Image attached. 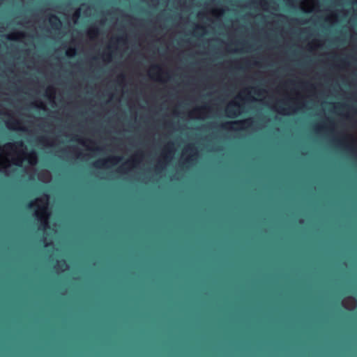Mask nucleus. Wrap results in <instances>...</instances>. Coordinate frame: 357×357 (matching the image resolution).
Segmentation results:
<instances>
[{"label":"nucleus","mask_w":357,"mask_h":357,"mask_svg":"<svg viewBox=\"0 0 357 357\" xmlns=\"http://www.w3.org/2000/svg\"><path fill=\"white\" fill-rule=\"evenodd\" d=\"M82 183L84 185V321H89V180H0V183Z\"/></svg>","instance_id":"obj_1"},{"label":"nucleus","mask_w":357,"mask_h":357,"mask_svg":"<svg viewBox=\"0 0 357 357\" xmlns=\"http://www.w3.org/2000/svg\"><path fill=\"white\" fill-rule=\"evenodd\" d=\"M84 169L82 176H58L54 178H89V38L84 40ZM37 178H45L38 176ZM47 178H54L52 176Z\"/></svg>","instance_id":"obj_2"},{"label":"nucleus","mask_w":357,"mask_h":357,"mask_svg":"<svg viewBox=\"0 0 357 357\" xmlns=\"http://www.w3.org/2000/svg\"><path fill=\"white\" fill-rule=\"evenodd\" d=\"M98 183H231V180H91V188Z\"/></svg>","instance_id":"obj_3"},{"label":"nucleus","mask_w":357,"mask_h":357,"mask_svg":"<svg viewBox=\"0 0 357 357\" xmlns=\"http://www.w3.org/2000/svg\"><path fill=\"white\" fill-rule=\"evenodd\" d=\"M252 123V119H246L241 121H228L220 125V127L224 130H236L238 128L235 126H240L241 129L243 128L250 127Z\"/></svg>","instance_id":"obj_4"},{"label":"nucleus","mask_w":357,"mask_h":357,"mask_svg":"<svg viewBox=\"0 0 357 357\" xmlns=\"http://www.w3.org/2000/svg\"><path fill=\"white\" fill-rule=\"evenodd\" d=\"M183 163L191 164L195 162L198 156V151L194 144L188 145L183 151Z\"/></svg>","instance_id":"obj_5"},{"label":"nucleus","mask_w":357,"mask_h":357,"mask_svg":"<svg viewBox=\"0 0 357 357\" xmlns=\"http://www.w3.org/2000/svg\"><path fill=\"white\" fill-rule=\"evenodd\" d=\"M23 159L27 160L30 164H34L36 162L37 160L36 153L34 151L27 153L26 151L23 150L16 158L13 159V162L16 165L20 166L22 163Z\"/></svg>","instance_id":"obj_6"},{"label":"nucleus","mask_w":357,"mask_h":357,"mask_svg":"<svg viewBox=\"0 0 357 357\" xmlns=\"http://www.w3.org/2000/svg\"><path fill=\"white\" fill-rule=\"evenodd\" d=\"M125 38L123 36H120L116 38H112L109 45L107 47L106 50H103L101 53V57L102 60L105 62H109L112 61L113 55H112V49L114 47V45L116 43H119L120 42H124Z\"/></svg>","instance_id":"obj_7"},{"label":"nucleus","mask_w":357,"mask_h":357,"mask_svg":"<svg viewBox=\"0 0 357 357\" xmlns=\"http://www.w3.org/2000/svg\"><path fill=\"white\" fill-rule=\"evenodd\" d=\"M35 215L36 218L40 222V227L43 230L49 228L48 217L49 213L47 211L46 206H41L38 211H36Z\"/></svg>","instance_id":"obj_8"},{"label":"nucleus","mask_w":357,"mask_h":357,"mask_svg":"<svg viewBox=\"0 0 357 357\" xmlns=\"http://www.w3.org/2000/svg\"><path fill=\"white\" fill-rule=\"evenodd\" d=\"M174 147L173 143H169L165 148L162 153L160 155V158L158 161L160 165H165L169 162L174 155Z\"/></svg>","instance_id":"obj_9"},{"label":"nucleus","mask_w":357,"mask_h":357,"mask_svg":"<svg viewBox=\"0 0 357 357\" xmlns=\"http://www.w3.org/2000/svg\"><path fill=\"white\" fill-rule=\"evenodd\" d=\"M273 178H357V176H273Z\"/></svg>","instance_id":"obj_10"},{"label":"nucleus","mask_w":357,"mask_h":357,"mask_svg":"<svg viewBox=\"0 0 357 357\" xmlns=\"http://www.w3.org/2000/svg\"><path fill=\"white\" fill-rule=\"evenodd\" d=\"M122 158L120 156L111 155L105 158L100 159L99 162L102 166H108L115 165L121 160Z\"/></svg>","instance_id":"obj_11"},{"label":"nucleus","mask_w":357,"mask_h":357,"mask_svg":"<svg viewBox=\"0 0 357 357\" xmlns=\"http://www.w3.org/2000/svg\"><path fill=\"white\" fill-rule=\"evenodd\" d=\"M49 23L52 29L55 31L60 30L62 25L60 18L56 15H50Z\"/></svg>","instance_id":"obj_12"},{"label":"nucleus","mask_w":357,"mask_h":357,"mask_svg":"<svg viewBox=\"0 0 357 357\" xmlns=\"http://www.w3.org/2000/svg\"><path fill=\"white\" fill-rule=\"evenodd\" d=\"M234 107H240V105L236 102H231L226 109L227 116L230 118L236 117L239 114V112H237Z\"/></svg>","instance_id":"obj_13"},{"label":"nucleus","mask_w":357,"mask_h":357,"mask_svg":"<svg viewBox=\"0 0 357 357\" xmlns=\"http://www.w3.org/2000/svg\"><path fill=\"white\" fill-rule=\"evenodd\" d=\"M144 153L142 151H137L135 155L127 161V164L129 165H136L144 158Z\"/></svg>","instance_id":"obj_14"},{"label":"nucleus","mask_w":357,"mask_h":357,"mask_svg":"<svg viewBox=\"0 0 357 357\" xmlns=\"http://www.w3.org/2000/svg\"><path fill=\"white\" fill-rule=\"evenodd\" d=\"M4 147L6 149H9V150H13V147H15L17 149H26V146L24 145V144L23 143L22 141H17L16 142H15V144H10V143H8L6 144H5Z\"/></svg>","instance_id":"obj_15"},{"label":"nucleus","mask_w":357,"mask_h":357,"mask_svg":"<svg viewBox=\"0 0 357 357\" xmlns=\"http://www.w3.org/2000/svg\"><path fill=\"white\" fill-rule=\"evenodd\" d=\"M26 36L25 33L23 32H17L11 35H8L7 38L10 40H17L20 38H24Z\"/></svg>","instance_id":"obj_16"},{"label":"nucleus","mask_w":357,"mask_h":357,"mask_svg":"<svg viewBox=\"0 0 357 357\" xmlns=\"http://www.w3.org/2000/svg\"><path fill=\"white\" fill-rule=\"evenodd\" d=\"M341 144L343 145L342 143H341ZM344 146L347 151L351 152L354 155H355L357 158V146H351V145H349V144H346V145L344 144Z\"/></svg>","instance_id":"obj_17"},{"label":"nucleus","mask_w":357,"mask_h":357,"mask_svg":"<svg viewBox=\"0 0 357 357\" xmlns=\"http://www.w3.org/2000/svg\"><path fill=\"white\" fill-rule=\"evenodd\" d=\"M20 124V122L17 120L9 121L7 122V126L11 129H17V126ZM19 130H24V128H17Z\"/></svg>","instance_id":"obj_18"},{"label":"nucleus","mask_w":357,"mask_h":357,"mask_svg":"<svg viewBox=\"0 0 357 357\" xmlns=\"http://www.w3.org/2000/svg\"><path fill=\"white\" fill-rule=\"evenodd\" d=\"M76 54V49L75 47H68L66 52V56L71 57L75 55Z\"/></svg>","instance_id":"obj_19"},{"label":"nucleus","mask_w":357,"mask_h":357,"mask_svg":"<svg viewBox=\"0 0 357 357\" xmlns=\"http://www.w3.org/2000/svg\"><path fill=\"white\" fill-rule=\"evenodd\" d=\"M93 178H116L115 177H105V176H96L93 172L91 170V179Z\"/></svg>","instance_id":"obj_20"},{"label":"nucleus","mask_w":357,"mask_h":357,"mask_svg":"<svg viewBox=\"0 0 357 357\" xmlns=\"http://www.w3.org/2000/svg\"><path fill=\"white\" fill-rule=\"evenodd\" d=\"M0 178H36L34 176H29L28 177H24V176H18V177H1L0 176Z\"/></svg>","instance_id":"obj_21"},{"label":"nucleus","mask_w":357,"mask_h":357,"mask_svg":"<svg viewBox=\"0 0 357 357\" xmlns=\"http://www.w3.org/2000/svg\"><path fill=\"white\" fill-rule=\"evenodd\" d=\"M64 151H68V152L77 153L78 151V149L76 146H72V147L68 148L67 149H65Z\"/></svg>","instance_id":"obj_22"},{"label":"nucleus","mask_w":357,"mask_h":357,"mask_svg":"<svg viewBox=\"0 0 357 357\" xmlns=\"http://www.w3.org/2000/svg\"><path fill=\"white\" fill-rule=\"evenodd\" d=\"M151 70L161 71V68L158 65H153L151 68Z\"/></svg>","instance_id":"obj_23"},{"label":"nucleus","mask_w":357,"mask_h":357,"mask_svg":"<svg viewBox=\"0 0 357 357\" xmlns=\"http://www.w3.org/2000/svg\"><path fill=\"white\" fill-rule=\"evenodd\" d=\"M54 89L52 87H48L47 89V93L51 96H53L54 94Z\"/></svg>","instance_id":"obj_24"},{"label":"nucleus","mask_w":357,"mask_h":357,"mask_svg":"<svg viewBox=\"0 0 357 357\" xmlns=\"http://www.w3.org/2000/svg\"><path fill=\"white\" fill-rule=\"evenodd\" d=\"M196 29L201 30V31H204L205 30V28L204 26H196Z\"/></svg>","instance_id":"obj_25"},{"label":"nucleus","mask_w":357,"mask_h":357,"mask_svg":"<svg viewBox=\"0 0 357 357\" xmlns=\"http://www.w3.org/2000/svg\"><path fill=\"white\" fill-rule=\"evenodd\" d=\"M324 128H325L324 126H317L315 128V130L317 131H321V130H323Z\"/></svg>","instance_id":"obj_26"},{"label":"nucleus","mask_w":357,"mask_h":357,"mask_svg":"<svg viewBox=\"0 0 357 357\" xmlns=\"http://www.w3.org/2000/svg\"><path fill=\"white\" fill-rule=\"evenodd\" d=\"M38 107H40V108H43V109H45V105H43V103L40 102L39 105H38Z\"/></svg>","instance_id":"obj_27"},{"label":"nucleus","mask_w":357,"mask_h":357,"mask_svg":"<svg viewBox=\"0 0 357 357\" xmlns=\"http://www.w3.org/2000/svg\"><path fill=\"white\" fill-rule=\"evenodd\" d=\"M40 141H41L42 142H43V143H46V142H47V139H46V138H45V137H42V138H41V139H40Z\"/></svg>","instance_id":"obj_28"},{"label":"nucleus","mask_w":357,"mask_h":357,"mask_svg":"<svg viewBox=\"0 0 357 357\" xmlns=\"http://www.w3.org/2000/svg\"><path fill=\"white\" fill-rule=\"evenodd\" d=\"M90 31H91V38H92L91 35H92V33H93V26H92V25H91V29H90Z\"/></svg>","instance_id":"obj_29"},{"label":"nucleus","mask_w":357,"mask_h":357,"mask_svg":"<svg viewBox=\"0 0 357 357\" xmlns=\"http://www.w3.org/2000/svg\"><path fill=\"white\" fill-rule=\"evenodd\" d=\"M35 202H31L29 204V207H32L33 205H34Z\"/></svg>","instance_id":"obj_30"},{"label":"nucleus","mask_w":357,"mask_h":357,"mask_svg":"<svg viewBox=\"0 0 357 357\" xmlns=\"http://www.w3.org/2000/svg\"><path fill=\"white\" fill-rule=\"evenodd\" d=\"M344 106L342 105H337L336 106L337 108H340V107H343Z\"/></svg>","instance_id":"obj_31"},{"label":"nucleus","mask_w":357,"mask_h":357,"mask_svg":"<svg viewBox=\"0 0 357 357\" xmlns=\"http://www.w3.org/2000/svg\"><path fill=\"white\" fill-rule=\"evenodd\" d=\"M119 77H120L121 79H124V78H125V76H124L123 75H121Z\"/></svg>","instance_id":"obj_32"},{"label":"nucleus","mask_w":357,"mask_h":357,"mask_svg":"<svg viewBox=\"0 0 357 357\" xmlns=\"http://www.w3.org/2000/svg\"><path fill=\"white\" fill-rule=\"evenodd\" d=\"M91 145H92V141L91 140ZM90 150H91V152L92 151V146H91Z\"/></svg>","instance_id":"obj_33"},{"label":"nucleus","mask_w":357,"mask_h":357,"mask_svg":"<svg viewBox=\"0 0 357 357\" xmlns=\"http://www.w3.org/2000/svg\"><path fill=\"white\" fill-rule=\"evenodd\" d=\"M65 264H66L65 261H64V260H63V261H61V264H62V265H64Z\"/></svg>","instance_id":"obj_34"},{"label":"nucleus","mask_w":357,"mask_h":357,"mask_svg":"<svg viewBox=\"0 0 357 357\" xmlns=\"http://www.w3.org/2000/svg\"><path fill=\"white\" fill-rule=\"evenodd\" d=\"M2 151V148L1 146H0V153Z\"/></svg>","instance_id":"obj_35"},{"label":"nucleus","mask_w":357,"mask_h":357,"mask_svg":"<svg viewBox=\"0 0 357 357\" xmlns=\"http://www.w3.org/2000/svg\"><path fill=\"white\" fill-rule=\"evenodd\" d=\"M90 68H92V66H91V65L90 66Z\"/></svg>","instance_id":"obj_36"}]
</instances>
